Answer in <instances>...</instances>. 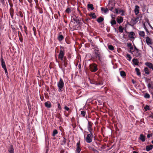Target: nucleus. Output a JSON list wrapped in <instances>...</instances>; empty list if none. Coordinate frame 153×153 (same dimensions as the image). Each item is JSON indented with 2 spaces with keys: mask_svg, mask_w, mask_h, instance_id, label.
<instances>
[{
  "mask_svg": "<svg viewBox=\"0 0 153 153\" xmlns=\"http://www.w3.org/2000/svg\"><path fill=\"white\" fill-rule=\"evenodd\" d=\"M57 85L58 88L59 92H62L64 86V83L63 80L61 78H60L59 80L57 82Z\"/></svg>",
  "mask_w": 153,
  "mask_h": 153,
  "instance_id": "f257e3e1",
  "label": "nucleus"
},
{
  "mask_svg": "<svg viewBox=\"0 0 153 153\" xmlns=\"http://www.w3.org/2000/svg\"><path fill=\"white\" fill-rule=\"evenodd\" d=\"M60 48L62 49L60 51L58 55V58L61 61H63L64 60V58L65 59H66V58L64 56L65 53L63 47L61 46Z\"/></svg>",
  "mask_w": 153,
  "mask_h": 153,
  "instance_id": "f03ea898",
  "label": "nucleus"
},
{
  "mask_svg": "<svg viewBox=\"0 0 153 153\" xmlns=\"http://www.w3.org/2000/svg\"><path fill=\"white\" fill-rule=\"evenodd\" d=\"M89 80L91 84H95L97 85H103L102 82L100 80H98L97 81L90 79Z\"/></svg>",
  "mask_w": 153,
  "mask_h": 153,
  "instance_id": "7ed1b4c3",
  "label": "nucleus"
},
{
  "mask_svg": "<svg viewBox=\"0 0 153 153\" xmlns=\"http://www.w3.org/2000/svg\"><path fill=\"white\" fill-rule=\"evenodd\" d=\"M146 42L147 44L150 46L152 49H153V48L151 46L153 44V42L152 39L150 38L148 36H147L146 37Z\"/></svg>",
  "mask_w": 153,
  "mask_h": 153,
  "instance_id": "20e7f679",
  "label": "nucleus"
},
{
  "mask_svg": "<svg viewBox=\"0 0 153 153\" xmlns=\"http://www.w3.org/2000/svg\"><path fill=\"white\" fill-rule=\"evenodd\" d=\"M93 134H88L85 138V140L87 143H90L92 142V138L93 137Z\"/></svg>",
  "mask_w": 153,
  "mask_h": 153,
  "instance_id": "39448f33",
  "label": "nucleus"
},
{
  "mask_svg": "<svg viewBox=\"0 0 153 153\" xmlns=\"http://www.w3.org/2000/svg\"><path fill=\"white\" fill-rule=\"evenodd\" d=\"M89 67L90 70L92 72H95L98 70L97 65L96 64H90Z\"/></svg>",
  "mask_w": 153,
  "mask_h": 153,
  "instance_id": "423d86ee",
  "label": "nucleus"
},
{
  "mask_svg": "<svg viewBox=\"0 0 153 153\" xmlns=\"http://www.w3.org/2000/svg\"><path fill=\"white\" fill-rule=\"evenodd\" d=\"M71 22H74L76 25H78L79 23V18L74 16H73L71 20Z\"/></svg>",
  "mask_w": 153,
  "mask_h": 153,
  "instance_id": "0eeeda50",
  "label": "nucleus"
},
{
  "mask_svg": "<svg viewBox=\"0 0 153 153\" xmlns=\"http://www.w3.org/2000/svg\"><path fill=\"white\" fill-rule=\"evenodd\" d=\"M94 53L97 57H98L99 60L101 61L100 54L99 49L97 47H95L94 48Z\"/></svg>",
  "mask_w": 153,
  "mask_h": 153,
  "instance_id": "6e6552de",
  "label": "nucleus"
},
{
  "mask_svg": "<svg viewBox=\"0 0 153 153\" xmlns=\"http://www.w3.org/2000/svg\"><path fill=\"white\" fill-rule=\"evenodd\" d=\"M135 56L136 57L140 56L141 54L140 51L137 49L135 46H134V49L133 51Z\"/></svg>",
  "mask_w": 153,
  "mask_h": 153,
  "instance_id": "1a4fd4ad",
  "label": "nucleus"
},
{
  "mask_svg": "<svg viewBox=\"0 0 153 153\" xmlns=\"http://www.w3.org/2000/svg\"><path fill=\"white\" fill-rule=\"evenodd\" d=\"M139 18L138 17H133L131 20V23L133 25L135 24L138 21Z\"/></svg>",
  "mask_w": 153,
  "mask_h": 153,
  "instance_id": "9d476101",
  "label": "nucleus"
},
{
  "mask_svg": "<svg viewBox=\"0 0 153 153\" xmlns=\"http://www.w3.org/2000/svg\"><path fill=\"white\" fill-rule=\"evenodd\" d=\"M0 61L1 63V65L2 68H6L5 62L4 61V59L2 55H1V56Z\"/></svg>",
  "mask_w": 153,
  "mask_h": 153,
  "instance_id": "9b49d317",
  "label": "nucleus"
},
{
  "mask_svg": "<svg viewBox=\"0 0 153 153\" xmlns=\"http://www.w3.org/2000/svg\"><path fill=\"white\" fill-rule=\"evenodd\" d=\"M145 64L146 66L149 67L153 71V64L152 63L147 62L145 63Z\"/></svg>",
  "mask_w": 153,
  "mask_h": 153,
  "instance_id": "f8f14e48",
  "label": "nucleus"
},
{
  "mask_svg": "<svg viewBox=\"0 0 153 153\" xmlns=\"http://www.w3.org/2000/svg\"><path fill=\"white\" fill-rule=\"evenodd\" d=\"M135 8L134 9V12L135 13V14L136 15H137L139 12V7L138 5H136L135 7Z\"/></svg>",
  "mask_w": 153,
  "mask_h": 153,
  "instance_id": "ddd939ff",
  "label": "nucleus"
},
{
  "mask_svg": "<svg viewBox=\"0 0 153 153\" xmlns=\"http://www.w3.org/2000/svg\"><path fill=\"white\" fill-rule=\"evenodd\" d=\"M139 139L142 142H144L146 140V136L142 134H141L140 135Z\"/></svg>",
  "mask_w": 153,
  "mask_h": 153,
  "instance_id": "4468645a",
  "label": "nucleus"
},
{
  "mask_svg": "<svg viewBox=\"0 0 153 153\" xmlns=\"http://www.w3.org/2000/svg\"><path fill=\"white\" fill-rule=\"evenodd\" d=\"M67 67V62H63V64L62 65V67L61 68H62V70L64 72L65 71V68H66Z\"/></svg>",
  "mask_w": 153,
  "mask_h": 153,
  "instance_id": "2eb2a0df",
  "label": "nucleus"
},
{
  "mask_svg": "<svg viewBox=\"0 0 153 153\" xmlns=\"http://www.w3.org/2000/svg\"><path fill=\"white\" fill-rule=\"evenodd\" d=\"M135 34L134 32H131L129 33L128 37L131 39H134V36H135Z\"/></svg>",
  "mask_w": 153,
  "mask_h": 153,
  "instance_id": "dca6fc26",
  "label": "nucleus"
},
{
  "mask_svg": "<svg viewBox=\"0 0 153 153\" xmlns=\"http://www.w3.org/2000/svg\"><path fill=\"white\" fill-rule=\"evenodd\" d=\"M153 148V146L152 145L146 146V150L148 152L150 150L152 149Z\"/></svg>",
  "mask_w": 153,
  "mask_h": 153,
  "instance_id": "f3484780",
  "label": "nucleus"
},
{
  "mask_svg": "<svg viewBox=\"0 0 153 153\" xmlns=\"http://www.w3.org/2000/svg\"><path fill=\"white\" fill-rule=\"evenodd\" d=\"M117 21L118 23L120 24L123 21V18L122 17H119L117 18Z\"/></svg>",
  "mask_w": 153,
  "mask_h": 153,
  "instance_id": "a211bd4d",
  "label": "nucleus"
},
{
  "mask_svg": "<svg viewBox=\"0 0 153 153\" xmlns=\"http://www.w3.org/2000/svg\"><path fill=\"white\" fill-rule=\"evenodd\" d=\"M132 62L133 64L135 65H138L139 64V62L137 59H132Z\"/></svg>",
  "mask_w": 153,
  "mask_h": 153,
  "instance_id": "6ab92c4d",
  "label": "nucleus"
},
{
  "mask_svg": "<svg viewBox=\"0 0 153 153\" xmlns=\"http://www.w3.org/2000/svg\"><path fill=\"white\" fill-rule=\"evenodd\" d=\"M144 71L145 73L147 75H149L150 74L149 69L147 67H145L144 68Z\"/></svg>",
  "mask_w": 153,
  "mask_h": 153,
  "instance_id": "aec40b11",
  "label": "nucleus"
},
{
  "mask_svg": "<svg viewBox=\"0 0 153 153\" xmlns=\"http://www.w3.org/2000/svg\"><path fill=\"white\" fill-rule=\"evenodd\" d=\"M8 151L10 153H14V149L12 145H11Z\"/></svg>",
  "mask_w": 153,
  "mask_h": 153,
  "instance_id": "412c9836",
  "label": "nucleus"
},
{
  "mask_svg": "<svg viewBox=\"0 0 153 153\" xmlns=\"http://www.w3.org/2000/svg\"><path fill=\"white\" fill-rule=\"evenodd\" d=\"M101 11H102L104 12L105 13H108V9L107 8H105L103 7H101Z\"/></svg>",
  "mask_w": 153,
  "mask_h": 153,
  "instance_id": "4be33fe9",
  "label": "nucleus"
},
{
  "mask_svg": "<svg viewBox=\"0 0 153 153\" xmlns=\"http://www.w3.org/2000/svg\"><path fill=\"white\" fill-rule=\"evenodd\" d=\"M139 34L141 37H144L145 36V33L143 31H139Z\"/></svg>",
  "mask_w": 153,
  "mask_h": 153,
  "instance_id": "5701e85b",
  "label": "nucleus"
},
{
  "mask_svg": "<svg viewBox=\"0 0 153 153\" xmlns=\"http://www.w3.org/2000/svg\"><path fill=\"white\" fill-rule=\"evenodd\" d=\"M64 38V37L62 35H60L58 37V39L59 42L62 41Z\"/></svg>",
  "mask_w": 153,
  "mask_h": 153,
  "instance_id": "b1692460",
  "label": "nucleus"
},
{
  "mask_svg": "<svg viewBox=\"0 0 153 153\" xmlns=\"http://www.w3.org/2000/svg\"><path fill=\"white\" fill-rule=\"evenodd\" d=\"M45 106L48 108H50L51 106V103L49 102H45Z\"/></svg>",
  "mask_w": 153,
  "mask_h": 153,
  "instance_id": "393cba45",
  "label": "nucleus"
},
{
  "mask_svg": "<svg viewBox=\"0 0 153 153\" xmlns=\"http://www.w3.org/2000/svg\"><path fill=\"white\" fill-rule=\"evenodd\" d=\"M93 124L91 122L88 121V124L87 126L88 129L92 128Z\"/></svg>",
  "mask_w": 153,
  "mask_h": 153,
  "instance_id": "a878e982",
  "label": "nucleus"
},
{
  "mask_svg": "<svg viewBox=\"0 0 153 153\" xmlns=\"http://www.w3.org/2000/svg\"><path fill=\"white\" fill-rule=\"evenodd\" d=\"M126 57V59L129 61H131L132 58L129 54H127Z\"/></svg>",
  "mask_w": 153,
  "mask_h": 153,
  "instance_id": "bb28decb",
  "label": "nucleus"
},
{
  "mask_svg": "<svg viewBox=\"0 0 153 153\" xmlns=\"http://www.w3.org/2000/svg\"><path fill=\"white\" fill-rule=\"evenodd\" d=\"M150 97V95L147 93H146L144 94V97L145 98L149 99Z\"/></svg>",
  "mask_w": 153,
  "mask_h": 153,
  "instance_id": "cd10ccee",
  "label": "nucleus"
},
{
  "mask_svg": "<svg viewBox=\"0 0 153 153\" xmlns=\"http://www.w3.org/2000/svg\"><path fill=\"white\" fill-rule=\"evenodd\" d=\"M67 140L65 138L63 137V140L62 141L61 144V145H65L66 144V142Z\"/></svg>",
  "mask_w": 153,
  "mask_h": 153,
  "instance_id": "c85d7f7f",
  "label": "nucleus"
},
{
  "mask_svg": "<svg viewBox=\"0 0 153 153\" xmlns=\"http://www.w3.org/2000/svg\"><path fill=\"white\" fill-rule=\"evenodd\" d=\"M123 30L124 28L122 26L120 25L119 26V30L120 32L121 33H122L123 31Z\"/></svg>",
  "mask_w": 153,
  "mask_h": 153,
  "instance_id": "c756f323",
  "label": "nucleus"
},
{
  "mask_svg": "<svg viewBox=\"0 0 153 153\" xmlns=\"http://www.w3.org/2000/svg\"><path fill=\"white\" fill-rule=\"evenodd\" d=\"M135 70L137 72V74L138 76H140L141 75V73L139 69L137 68H136L135 69Z\"/></svg>",
  "mask_w": 153,
  "mask_h": 153,
  "instance_id": "7c9ffc66",
  "label": "nucleus"
},
{
  "mask_svg": "<svg viewBox=\"0 0 153 153\" xmlns=\"http://www.w3.org/2000/svg\"><path fill=\"white\" fill-rule=\"evenodd\" d=\"M87 7L88 8L91 9V10H92L94 9V8L93 7V5L92 4H88L87 5Z\"/></svg>",
  "mask_w": 153,
  "mask_h": 153,
  "instance_id": "2f4dec72",
  "label": "nucleus"
},
{
  "mask_svg": "<svg viewBox=\"0 0 153 153\" xmlns=\"http://www.w3.org/2000/svg\"><path fill=\"white\" fill-rule=\"evenodd\" d=\"M58 133V131L56 129H54L53 130L52 134V136H55Z\"/></svg>",
  "mask_w": 153,
  "mask_h": 153,
  "instance_id": "473e14b6",
  "label": "nucleus"
},
{
  "mask_svg": "<svg viewBox=\"0 0 153 153\" xmlns=\"http://www.w3.org/2000/svg\"><path fill=\"white\" fill-rule=\"evenodd\" d=\"M103 20L104 19L102 17H100L97 19V21L99 23H100L102 22Z\"/></svg>",
  "mask_w": 153,
  "mask_h": 153,
  "instance_id": "72a5a7b5",
  "label": "nucleus"
},
{
  "mask_svg": "<svg viewBox=\"0 0 153 153\" xmlns=\"http://www.w3.org/2000/svg\"><path fill=\"white\" fill-rule=\"evenodd\" d=\"M89 15L92 18L95 19L96 18V16L95 15V13H94L90 14Z\"/></svg>",
  "mask_w": 153,
  "mask_h": 153,
  "instance_id": "f704fd0d",
  "label": "nucleus"
},
{
  "mask_svg": "<svg viewBox=\"0 0 153 153\" xmlns=\"http://www.w3.org/2000/svg\"><path fill=\"white\" fill-rule=\"evenodd\" d=\"M81 114L83 117H85V116H86V113L85 111H81Z\"/></svg>",
  "mask_w": 153,
  "mask_h": 153,
  "instance_id": "c9c22d12",
  "label": "nucleus"
},
{
  "mask_svg": "<svg viewBox=\"0 0 153 153\" xmlns=\"http://www.w3.org/2000/svg\"><path fill=\"white\" fill-rule=\"evenodd\" d=\"M108 48L111 51H113L114 50L113 46L111 45H108Z\"/></svg>",
  "mask_w": 153,
  "mask_h": 153,
  "instance_id": "e433bc0d",
  "label": "nucleus"
},
{
  "mask_svg": "<svg viewBox=\"0 0 153 153\" xmlns=\"http://www.w3.org/2000/svg\"><path fill=\"white\" fill-rule=\"evenodd\" d=\"M120 74L123 77L126 76L125 73L123 71H122L120 72Z\"/></svg>",
  "mask_w": 153,
  "mask_h": 153,
  "instance_id": "4c0bfd02",
  "label": "nucleus"
},
{
  "mask_svg": "<svg viewBox=\"0 0 153 153\" xmlns=\"http://www.w3.org/2000/svg\"><path fill=\"white\" fill-rule=\"evenodd\" d=\"M65 12L67 13H69L71 12V10L70 8L68 7L66 9Z\"/></svg>",
  "mask_w": 153,
  "mask_h": 153,
  "instance_id": "58836bf2",
  "label": "nucleus"
},
{
  "mask_svg": "<svg viewBox=\"0 0 153 153\" xmlns=\"http://www.w3.org/2000/svg\"><path fill=\"white\" fill-rule=\"evenodd\" d=\"M111 25H115L116 24V22L115 19L112 20L111 22Z\"/></svg>",
  "mask_w": 153,
  "mask_h": 153,
  "instance_id": "ea45409f",
  "label": "nucleus"
},
{
  "mask_svg": "<svg viewBox=\"0 0 153 153\" xmlns=\"http://www.w3.org/2000/svg\"><path fill=\"white\" fill-rule=\"evenodd\" d=\"M81 151V148L80 147H76V152L77 153H79Z\"/></svg>",
  "mask_w": 153,
  "mask_h": 153,
  "instance_id": "a19ab883",
  "label": "nucleus"
},
{
  "mask_svg": "<svg viewBox=\"0 0 153 153\" xmlns=\"http://www.w3.org/2000/svg\"><path fill=\"white\" fill-rule=\"evenodd\" d=\"M144 108L145 111H147L148 110H149L150 109L149 106L147 105H146L145 106Z\"/></svg>",
  "mask_w": 153,
  "mask_h": 153,
  "instance_id": "79ce46f5",
  "label": "nucleus"
},
{
  "mask_svg": "<svg viewBox=\"0 0 153 153\" xmlns=\"http://www.w3.org/2000/svg\"><path fill=\"white\" fill-rule=\"evenodd\" d=\"M121 13V15L122 16H124V13L123 10H119V13Z\"/></svg>",
  "mask_w": 153,
  "mask_h": 153,
  "instance_id": "37998d69",
  "label": "nucleus"
},
{
  "mask_svg": "<svg viewBox=\"0 0 153 153\" xmlns=\"http://www.w3.org/2000/svg\"><path fill=\"white\" fill-rule=\"evenodd\" d=\"M88 129V131H89V132H90V133L89 134H93V132H92L93 129H92V128H90V129Z\"/></svg>",
  "mask_w": 153,
  "mask_h": 153,
  "instance_id": "c03bdc74",
  "label": "nucleus"
},
{
  "mask_svg": "<svg viewBox=\"0 0 153 153\" xmlns=\"http://www.w3.org/2000/svg\"><path fill=\"white\" fill-rule=\"evenodd\" d=\"M3 69H4V70L5 74L7 76L8 75V73L7 71V70L6 68H4Z\"/></svg>",
  "mask_w": 153,
  "mask_h": 153,
  "instance_id": "a18cd8bd",
  "label": "nucleus"
},
{
  "mask_svg": "<svg viewBox=\"0 0 153 153\" xmlns=\"http://www.w3.org/2000/svg\"><path fill=\"white\" fill-rule=\"evenodd\" d=\"M152 134H148L147 135V138H150V137H152Z\"/></svg>",
  "mask_w": 153,
  "mask_h": 153,
  "instance_id": "49530a36",
  "label": "nucleus"
},
{
  "mask_svg": "<svg viewBox=\"0 0 153 153\" xmlns=\"http://www.w3.org/2000/svg\"><path fill=\"white\" fill-rule=\"evenodd\" d=\"M64 108L65 109V110H66L67 111H68L70 109L67 106H65L64 107Z\"/></svg>",
  "mask_w": 153,
  "mask_h": 153,
  "instance_id": "de8ad7c7",
  "label": "nucleus"
},
{
  "mask_svg": "<svg viewBox=\"0 0 153 153\" xmlns=\"http://www.w3.org/2000/svg\"><path fill=\"white\" fill-rule=\"evenodd\" d=\"M91 45L94 47V48L95 47H96V46L93 43V42H92V40H91Z\"/></svg>",
  "mask_w": 153,
  "mask_h": 153,
  "instance_id": "09e8293b",
  "label": "nucleus"
},
{
  "mask_svg": "<svg viewBox=\"0 0 153 153\" xmlns=\"http://www.w3.org/2000/svg\"><path fill=\"white\" fill-rule=\"evenodd\" d=\"M58 108H59V110L61 109L62 108H61V106L60 104L59 103H58Z\"/></svg>",
  "mask_w": 153,
  "mask_h": 153,
  "instance_id": "8fccbe9b",
  "label": "nucleus"
},
{
  "mask_svg": "<svg viewBox=\"0 0 153 153\" xmlns=\"http://www.w3.org/2000/svg\"><path fill=\"white\" fill-rule=\"evenodd\" d=\"M80 145V142L79 141L76 144V146L77 147H79Z\"/></svg>",
  "mask_w": 153,
  "mask_h": 153,
  "instance_id": "3c124183",
  "label": "nucleus"
},
{
  "mask_svg": "<svg viewBox=\"0 0 153 153\" xmlns=\"http://www.w3.org/2000/svg\"><path fill=\"white\" fill-rule=\"evenodd\" d=\"M130 49L131 50L129 52L130 53H131V50H132L133 49V46H130Z\"/></svg>",
  "mask_w": 153,
  "mask_h": 153,
  "instance_id": "603ef678",
  "label": "nucleus"
},
{
  "mask_svg": "<svg viewBox=\"0 0 153 153\" xmlns=\"http://www.w3.org/2000/svg\"><path fill=\"white\" fill-rule=\"evenodd\" d=\"M129 108L131 109V110H133L134 109V107L133 106L130 105L129 106Z\"/></svg>",
  "mask_w": 153,
  "mask_h": 153,
  "instance_id": "864d4df0",
  "label": "nucleus"
},
{
  "mask_svg": "<svg viewBox=\"0 0 153 153\" xmlns=\"http://www.w3.org/2000/svg\"><path fill=\"white\" fill-rule=\"evenodd\" d=\"M149 117L152 119H153V115L152 114H150L149 115Z\"/></svg>",
  "mask_w": 153,
  "mask_h": 153,
  "instance_id": "5fc2aeb1",
  "label": "nucleus"
},
{
  "mask_svg": "<svg viewBox=\"0 0 153 153\" xmlns=\"http://www.w3.org/2000/svg\"><path fill=\"white\" fill-rule=\"evenodd\" d=\"M132 83L133 84H135L136 82L134 80V79H132Z\"/></svg>",
  "mask_w": 153,
  "mask_h": 153,
  "instance_id": "6e6d98bb",
  "label": "nucleus"
},
{
  "mask_svg": "<svg viewBox=\"0 0 153 153\" xmlns=\"http://www.w3.org/2000/svg\"><path fill=\"white\" fill-rule=\"evenodd\" d=\"M143 27L145 30H146V29H147V28L146 27V26H145V25L144 24L143 25Z\"/></svg>",
  "mask_w": 153,
  "mask_h": 153,
  "instance_id": "4d7b16f0",
  "label": "nucleus"
},
{
  "mask_svg": "<svg viewBox=\"0 0 153 153\" xmlns=\"http://www.w3.org/2000/svg\"><path fill=\"white\" fill-rule=\"evenodd\" d=\"M147 86L148 88H150L151 87V84H149L147 85Z\"/></svg>",
  "mask_w": 153,
  "mask_h": 153,
  "instance_id": "13d9d810",
  "label": "nucleus"
},
{
  "mask_svg": "<svg viewBox=\"0 0 153 153\" xmlns=\"http://www.w3.org/2000/svg\"><path fill=\"white\" fill-rule=\"evenodd\" d=\"M128 47H130V46H132L131 44V43H129V44H128Z\"/></svg>",
  "mask_w": 153,
  "mask_h": 153,
  "instance_id": "bf43d9fd",
  "label": "nucleus"
},
{
  "mask_svg": "<svg viewBox=\"0 0 153 153\" xmlns=\"http://www.w3.org/2000/svg\"><path fill=\"white\" fill-rule=\"evenodd\" d=\"M1 0V2L2 3H4V0Z\"/></svg>",
  "mask_w": 153,
  "mask_h": 153,
  "instance_id": "052dcab7",
  "label": "nucleus"
},
{
  "mask_svg": "<svg viewBox=\"0 0 153 153\" xmlns=\"http://www.w3.org/2000/svg\"><path fill=\"white\" fill-rule=\"evenodd\" d=\"M146 31L147 33H149V31L147 29H146Z\"/></svg>",
  "mask_w": 153,
  "mask_h": 153,
  "instance_id": "680f3d73",
  "label": "nucleus"
},
{
  "mask_svg": "<svg viewBox=\"0 0 153 153\" xmlns=\"http://www.w3.org/2000/svg\"><path fill=\"white\" fill-rule=\"evenodd\" d=\"M115 12H116V13H118V10L117 9H116V10H115Z\"/></svg>",
  "mask_w": 153,
  "mask_h": 153,
  "instance_id": "e2e57ef3",
  "label": "nucleus"
},
{
  "mask_svg": "<svg viewBox=\"0 0 153 153\" xmlns=\"http://www.w3.org/2000/svg\"><path fill=\"white\" fill-rule=\"evenodd\" d=\"M149 26H150V27H151V28L153 30V27L151 26V25L150 24H149Z\"/></svg>",
  "mask_w": 153,
  "mask_h": 153,
  "instance_id": "0e129e2a",
  "label": "nucleus"
},
{
  "mask_svg": "<svg viewBox=\"0 0 153 153\" xmlns=\"http://www.w3.org/2000/svg\"><path fill=\"white\" fill-rule=\"evenodd\" d=\"M133 153H138L136 151H134L133 152Z\"/></svg>",
  "mask_w": 153,
  "mask_h": 153,
  "instance_id": "69168bd1",
  "label": "nucleus"
},
{
  "mask_svg": "<svg viewBox=\"0 0 153 153\" xmlns=\"http://www.w3.org/2000/svg\"><path fill=\"white\" fill-rule=\"evenodd\" d=\"M33 31H34V35H36V34H35V30H34V27H33Z\"/></svg>",
  "mask_w": 153,
  "mask_h": 153,
  "instance_id": "338daca9",
  "label": "nucleus"
},
{
  "mask_svg": "<svg viewBox=\"0 0 153 153\" xmlns=\"http://www.w3.org/2000/svg\"><path fill=\"white\" fill-rule=\"evenodd\" d=\"M79 128H80V129L81 130H82H82H83V129H82V128H81V127L80 126V127H79Z\"/></svg>",
  "mask_w": 153,
  "mask_h": 153,
  "instance_id": "774afa93",
  "label": "nucleus"
}]
</instances>
